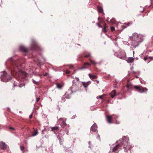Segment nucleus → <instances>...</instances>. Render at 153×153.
<instances>
[{"instance_id":"f704fd0d","label":"nucleus","mask_w":153,"mask_h":153,"mask_svg":"<svg viewBox=\"0 0 153 153\" xmlns=\"http://www.w3.org/2000/svg\"><path fill=\"white\" fill-rule=\"evenodd\" d=\"M66 73L67 74H69L70 73V71L68 70H67L66 71Z\"/></svg>"},{"instance_id":"bb28decb","label":"nucleus","mask_w":153,"mask_h":153,"mask_svg":"<svg viewBox=\"0 0 153 153\" xmlns=\"http://www.w3.org/2000/svg\"><path fill=\"white\" fill-rule=\"evenodd\" d=\"M33 82L34 84H35L36 85H38L39 84L38 82H36L33 79Z\"/></svg>"},{"instance_id":"393cba45","label":"nucleus","mask_w":153,"mask_h":153,"mask_svg":"<svg viewBox=\"0 0 153 153\" xmlns=\"http://www.w3.org/2000/svg\"><path fill=\"white\" fill-rule=\"evenodd\" d=\"M59 127L58 126H56L55 127H52L51 128V130L52 131H55L56 130H58Z\"/></svg>"},{"instance_id":"ddd939ff","label":"nucleus","mask_w":153,"mask_h":153,"mask_svg":"<svg viewBox=\"0 0 153 153\" xmlns=\"http://www.w3.org/2000/svg\"><path fill=\"white\" fill-rule=\"evenodd\" d=\"M126 87L128 89V90H129L132 88L131 83L129 82V80L127 81Z\"/></svg>"},{"instance_id":"412c9836","label":"nucleus","mask_w":153,"mask_h":153,"mask_svg":"<svg viewBox=\"0 0 153 153\" xmlns=\"http://www.w3.org/2000/svg\"><path fill=\"white\" fill-rule=\"evenodd\" d=\"M97 8L99 12L100 13H102L103 12V10L102 8L100 6H98Z\"/></svg>"},{"instance_id":"e433bc0d","label":"nucleus","mask_w":153,"mask_h":153,"mask_svg":"<svg viewBox=\"0 0 153 153\" xmlns=\"http://www.w3.org/2000/svg\"><path fill=\"white\" fill-rule=\"evenodd\" d=\"M148 59V57H146H146H145L144 58V60L145 61H146V60H147Z\"/></svg>"},{"instance_id":"473e14b6","label":"nucleus","mask_w":153,"mask_h":153,"mask_svg":"<svg viewBox=\"0 0 153 153\" xmlns=\"http://www.w3.org/2000/svg\"><path fill=\"white\" fill-rule=\"evenodd\" d=\"M115 20L113 19L111 20V22L113 23H115Z\"/></svg>"},{"instance_id":"6ab92c4d","label":"nucleus","mask_w":153,"mask_h":153,"mask_svg":"<svg viewBox=\"0 0 153 153\" xmlns=\"http://www.w3.org/2000/svg\"><path fill=\"white\" fill-rule=\"evenodd\" d=\"M88 76L89 77L91 80H93V79H96L97 78V76H96L94 75H92L91 74H88Z\"/></svg>"},{"instance_id":"4468645a","label":"nucleus","mask_w":153,"mask_h":153,"mask_svg":"<svg viewBox=\"0 0 153 153\" xmlns=\"http://www.w3.org/2000/svg\"><path fill=\"white\" fill-rule=\"evenodd\" d=\"M59 120L60 121H62V123L61 124H60V125L63 128H64L65 127H66L67 125L65 123V121L63 120V119L62 118H61Z\"/></svg>"},{"instance_id":"7c9ffc66","label":"nucleus","mask_w":153,"mask_h":153,"mask_svg":"<svg viewBox=\"0 0 153 153\" xmlns=\"http://www.w3.org/2000/svg\"><path fill=\"white\" fill-rule=\"evenodd\" d=\"M62 140L61 138H59V141L60 143V144L61 145L62 144Z\"/></svg>"},{"instance_id":"4be33fe9","label":"nucleus","mask_w":153,"mask_h":153,"mask_svg":"<svg viewBox=\"0 0 153 153\" xmlns=\"http://www.w3.org/2000/svg\"><path fill=\"white\" fill-rule=\"evenodd\" d=\"M82 85L85 88H86L88 87V85H89V83L88 82H82Z\"/></svg>"},{"instance_id":"f8f14e48","label":"nucleus","mask_w":153,"mask_h":153,"mask_svg":"<svg viewBox=\"0 0 153 153\" xmlns=\"http://www.w3.org/2000/svg\"><path fill=\"white\" fill-rule=\"evenodd\" d=\"M20 50L22 52L25 53H27L28 51L27 48H26L25 46H20Z\"/></svg>"},{"instance_id":"2eb2a0df","label":"nucleus","mask_w":153,"mask_h":153,"mask_svg":"<svg viewBox=\"0 0 153 153\" xmlns=\"http://www.w3.org/2000/svg\"><path fill=\"white\" fill-rule=\"evenodd\" d=\"M91 65L88 62H85L84 63V65L81 68V69H83L84 68H88V66H90Z\"/></svg>"},{"instance_id":"a18cd8bd","label":"nucleus","mask_w":153,"mask_h":153,"mask_svg":"<svg viewBox=\"0 0 153 153\" xmlns=\"http://www.w3.org/2000/svg\"><path fill=\"white\" fill-rule=\"evenodd\" d=\"M150 60H149V61H147V63H149V62H150Z\"/></svg>"},{"instance_id":"cd10ccee","label":"nucleus","mask_w":153,"mask_h":153,"mask_svg":"<svg viewBox=\"0 0 153 153\" xmlns=\"http://www.w3.org/2000/svg\"><path fill=\"white\" fill-rule=\"evenodd\" d=\"M110 28L112 31H114L115 30V28L114 27L111 26Z\"/></svg>"},{"instance_id":"20e7f679","label":"nucleus","mask_w":153,"mask_h":153,"mask_svg":"<svg viewBox=\"0 0 153 153\" xmlns=\"http://www.w3.org/2000/svg\"><path fill=\"white\" fill-rule=\"evenodd\" d=\"M0 78L2 81L6 82L8 81V80L10 79L11 77L9 75L7 74L5 71H3L1 73V76Z\"/></svg>"},{"instance_id":"6e6552de","label":"nucleus","mask_w":153,"mask_h":153,"mask_svg":"<svg viewBox=\"0 0 153 153\" xmlns=\"http://www.w3.org/2000/svg\"><path fill=\"white\" fill-rule=\"evenodd\" d=\"M79 79L76 78L73 81V85L72 88H77L79 86V84L80 82H79Z\"/></svg>"},{"instance_id":"7ed1b4c3","label":"nucleus","mask_w":153,"mask_h":153,"mask_svg":"<svg viewBox=\"0 0 153 153\" xmlns=\"http://www.w3.org/2000/svg\"><path fill=\"white\" fill-rule=\"evenodd\" d=\"M131 39L132 40V43L135 44V46L138 45L139 42L142 41V39L138 36V34L136 33L133 34Z\"/></svg>"},{"instance_id":"4c0bfd02","label":"nucleus","mask_w":153,"mask_h":153,"mask_svg":"<svg viewBox=\"0 0 153 153\" xmlns=\"http://www.w3.org/2000/svg\"><path fill=\"white\" fill-rule=\"evenodd\" d=\"M132 24V23L131 22H128V23H127V24H126V25H127V26H129L130 25V24Z\"/></svg>"},{"instance_id":"a878e982","label":"nucleus","mask_w":153,"mask_h":153,"mask_svg":"<svg viewBox=\"0 0 153 153\" xmlns=\"http://www.w3.org/2000/svg\"><path fill=\"white\" fill-rule=\"evenodd\" d=\"M116 117H117L116 119H114L116 123L117 124H119L120 123V121L118 120V116H116Z\"/></svg>"},{"instance_id":"c85d7f7f","label":"nucleus","mask_w":153,"mask_h":153,"mask_svg":"<svg viewBox=\"0 0 153 153\" xmlns=\"http://www.w3.org/2000/svg\"><path fill=\"white\" fill-rule=\"evenodd\" d=\"M20 148L21 150L23 151L25 147L23 146H20Z\"/></svg>"},{"instance_id":"c9c22d12","label":"nucleus","mask_w":153,"mask_h":153,"mask_svg":"<svg viewBox=\"0 0 153 153\" xmlns=\"http://www.w3.org/2000/svg\"><path fill=\"white\" fill-rule=\"evenodd\" d=\"M40 100V98L39 97H38V98H37L36 99V102H39V101Z\"/></svg>"},{"instance_id":"f257e3e1","label":"nucleus","mask_w":153,"mask_h":153,"mask_svg":"<svg viewBox=\"0 0 153 153\" xmlns=\"http://www.w3.org/2000/svg\"><path fill=\"white\" fill-rule=\"evenodd\" d=\"M10 68L11 69V73L14 75L20 77L19 75H22V78H25L27 75V74L21 71V65L19 60H17L11 58L10 61Z\"/></svg>"},{"instance_id":"a19ab883","label":"nucleus","mask_w":153,"mask_h":153,"mask_svg":"<svg viewBox=\"0 0 153 153\" xmlns=\"http://www.w3.org/2000/svg\"><path fill=\"white\" fill-rule=\"evenodd\" d=\"M32 114H31L30 115V116H29V118L30 119H31L32 118Z\"/></svg>"},{"instance_id":"5701e85b","label":"nucleus","mask_w":153,"mask_h":153,"mask_svg":"<svg viewBox=\"0 0 153 153\" xmlns=\"http://www.w3.org/2000/svg\"><path fill=\"white\" fill-rule=\"evenodd\" d=\"M134 59L132 57H129L128 59L127 62L129 63H132L134 61Z\"/></svg>"},{"instance_id":"aec40b11","label":"nucleus","mask_w":153,"mask_h":153,"mask_svg":"<svg viewBox=\"0 0 153 153\" xmlns=\"http://www.w3.org/2000/svg\"><path fill=\"white\" fill-rule=\"evenodd\" d=\"M38 132L37 129H34V131L33 132L32 134V136H35L38 134Z\"/></svg>"},{"instance_id":"39448f33","label":"nucleus","mask_w":153,"mask_h":153,"mask_svg":"<svg viewBox=\"0 0 153 153\" xmlns=\"http://www.w3.org/2000/svg\"><path fill=\"white\" fill-rule=\"evenodd\" d=\"M134 87L137 91L141 93L146 92L148 90V89L146 88H143L142 86L135 85L134 86Z\"/></svg>"},{"instance_id":"ea45409f","label":"nucleus","mask_w":153,"mask_h":153,"mask_svg":"<svg viewBox=\"0 0 153 153\" xmlns=\"http://www.w3.org/2000/svg\"><path fill=\"white\" fill-rule=\"evenodd\" d=\"M9 128L13 130H14V128L11 127H10Z\"/></svg>"},{"instance_id":"1a4fd4ad","label":"nucleus","mask_w":153,"mask_h":153,"mask_svg":"<svg viewBox=\"0 0 153 153\" xmlns=\"http://www.w3.org/2000/svg\"><path fill=\"white\" fill-rule=\"evenodd\" d=\"M126 54L124 51H122L120 53H119L117 57L121 59L124 60L126 59Z\"/></svg>"},{"instance_id":"f3484780","label":"nucleus","mask_w":153,"mask_h":153,"mask_svg":"<svg viewBox=\"0 0 153 153\" xmlns=\"http://www.w3.org/2000/svg\"><path fill=\"white\" fill-rule=\"evenodd\" d=\"M91 130L93 131H95L97 130V125L94 123L91 128Z\"/></svg>"},{"instance_id":"c03bdc74","label":"nucleus","mask_w":153,"mask_h":153,"mask_svg":"<svg viewBox=\"0 0 153 153\" xmlns=\"http://www.w3.org/2000/svg\"><path fill=\"white\" fill-rule=\"evenodd\" d=\"M73 67V66H70V68L72 69V68Z\"/></svg>"},{"instance_id":"dca6fc26","label":"nucleus","mask_w":153,"mask_h":153,"mask_svg":"<svg viewBox=\"0 0 153 153\" xmlns=\"http://www.w3.org/2000/svg\"><path fill=\"white\" fill-rule=\"evenodd\" d=\"M110 95L112 98H113L116 95V90H112L110 93Z\"/></svg>"},{"instance_id":"58836bf2","label":"nucleus","mask_w":153,"mask_h":153,"mask_svg":"<svg viewBox=\"0 0 153 153\" xmlns=\"http://www.w3.org/2000/svg\"><path fill=\"white\" fill-rule=\"evenodd\" d=\"M97 24L99 27H102L99 24L97 23Z\"/></svg>"},{"instance_id":"37998d69","label":"nucleus","mask_w":153,"mask_h":153,"mask_svg":"<svg viewBox=\"0 0 153 153\" xmlns=\"http://www.w3.org/2000/svg\"><path fill=\"white\" fill-rule=\"evenodd\" d=\"M23 85V84H21V85H19V87H22Z\"/></svg>"},{"instance_id":"49530a36","label":"nucleus","mask_w":153,"mask_h":153,"mask_svg":"<svg viewBox=\"0 0 153 153\" xmlns=\"http://www.w3.org/2000/svg\"><path fill=\"white\" fill-rule=\"evenodd\" d=\"M47 73H46V74H45V75H44V76H47Z\"/></svg>"},{"instance_id":"79ce46f5","label":"nucleus","mask_w":153,"mask_h":153,"mask_svg":"<svg viewBox=\"0 0 153 153\" xmlns=\"http://www.w3.org/2000/svg\"><path fill=\"white\" fill-rule=\"evenodd\" d=\"M149 58L151 59H153V57L149 56Z\"/></svg>"},{"instance_id":"09e8293b","label":"nucleus","mask_w":153,"mask_h":153,"mask_svg":"<svg viewBox=\"0 0 153 153\" xmlns=\"http://www.w3.org/2000/svg\"><path fill=\"white\" fill-rule=\"evenodd\" d=\"M124 28H126V26H124Z\"/></svg>"},{"instance_id":"a211bd4d","label":"nucleus","mask_w":153,"mask_h":153,"mask_svg":"<svg viewBox=\"0 0 153 153\" xmlns=\"http://www.w3.org/2000/svg\"><path fill=\"white\" fill-rule=\"evenodd\" d=\"M57 87L59 89H61L63 85V83H57L56 84Z\"/></svg>"},{"instance_id":"de8ad7c7","label":"nucleus","mask_w":153,"mask_h":153,"mask_svg":"<svg viewBox=\"0 0 153 153\" xmlns=\"http://www.w3.org/2000/svg\"><path fill=\"white\" fill-rule=\"evenodd\" d=\"M136 78H138V76H136Z\"/></svg>"},{"instance_id":"0eeeda50","label":"nucleus","mask_w":153,"mask_h":153,"mask_svg":"<svg viewBox=\"0 0 153 153\" xmlns=\"http://www.w3.org/2000/svg\"><path fill=\"white\" fill-rule=\"evenodd\" d=\"M117 117L116 115H108L106 116L107 122L109 123H112L113 122L112 120L114 119H116Z\"/></svg>"},{"instance_id":"72a5a7b5","label":"nucleus","mask_w":153,"mask_h":153,"mask_svg":"<svg viewBox=\"0 0 153 153\" xmlns=\"http://www.w3.org/2000/svg\"><path fill=\"white\" fill-rule=\"evenodd\" d=\"M31 49L32 50H34L36 48V46H35V45L34 46H32L31 48Z\"/></svg>"},{"instance_id":"423d86ee","label":"nucleus","mask_w":153,"mask_h":153,"mask_svg":"<svg viewBox=\"0 0 153 153\" xmlns=\"http://www.w3.org/2000/svg\"><path fill=\"white\" fill-rule=\"evenodd\" d=\"M91 55L90 53L88 52H85L82 55H80L79 56L78 59L79 61H82L83 57L88 58L91 57Z\"/></svg>"},{"instance_id":"2f4dec72","label":"nucleus","mask_w":153,"mask_h":153,"mask_svg":"<svg viewBox=\"0 0 153 153\" xmlns=\"http://www.w3.org/2000/svg\"><path fill=\"white\" fill-rule=\"evenodd\" d=\"M103 23H104L103 26H104V29H105L106 27V24L104 22H103Z\"/></svg>"},{"instance_id":"c756f323","label":"nucleus","mask_w":153,"mask_h":153,"mask_svg":"<svg viewBox=\"0 0 153 153\" xmlns=\"http://www.w3.org/2000/svg\"><path fill=\"white\" fill-rule=\"evenodd\" d=\"M103 95H101V96H97V98H98L99 97L100 99H103Z\"/></svg>"},{"instance_id":"b1692460","label":"nucleus","mask_w":153,"mask_h":153,"mask_svg":"<svg viewBox=\"0 0 153 153\" xmlns=\"http://www.w3.org/2000/svg\"><path fill=\"white\" fill-rule=\"evenodd\" d=\"M89 60L90 61L91 63L94 66H95L97 64V63L94 61L91 60L90 59H89Z\"/></svg>"},{"instance_id":"9d476101","label":"nucleus","mask_w":153,"mask_h":153,"mask_svg":"<svg viewBox=\"0 0 153 153\" xmlns=\"http://www.w3.org/2000/svg\"><path fill=\"white\" fill-rule=\"evenodd\" d=\"M7 145L5 143L3 142H0V148L2 150H5L7 148Z\"/></svg>"},{"instance_id":"f03ea898","label":"nucleus","mask_w":153,"mask_h":153,"mask_svg":"<svg viewBox=\"0 0 153 153\" xmlns=\"http://www.w3.org/2000/svg\"><path fill=\"white\" fill-rule=\"evenodd\" d=\"M129 148L128 145V141L124 140L122 139L121 142L119 144H117L110 151L109 153H118V149H122L123 148L127 150Z\"/></svg>"},{"instance_id":"9b49d317","label":"nucleus","mask_w":153,"mask_h":153,"mask_svg":"<svg viewBox=\"0 0 153 153\" xmlns=\"http://www.w3.org/2000/svg\"><path fill=\"white\" fill-rule=\"evenodd\" d=\"M71 90H68L67 92L64 95L65 98L69 99H70L71 96Z\"/></svg>"}]
</instances>
